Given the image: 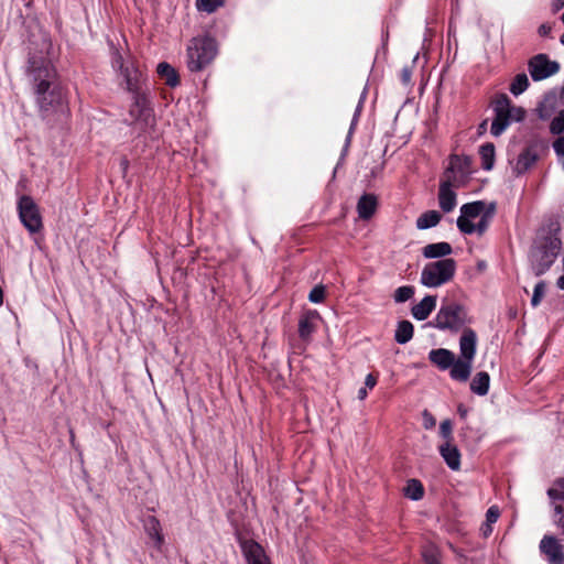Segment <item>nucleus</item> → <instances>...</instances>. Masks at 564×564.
Instances as JSON below:
<instances>
[{
	"label": "nucleus",
	"mask_w": 564,
	"mask_h": 564,
	"mask_svg": "<svg viewBox=\"0 0 564 564\" xmlns=\"http://www.w3.org/2000/svg\"><path fill=\"white\" fill-rule=\"evenodd\" d=\"M558 250L560 241L557 239H547L531 250V268L536 276L544 274L551 268Z\"/></svg>",
	"instance_id": "obj_7"
},
{
	"label": "nucleus",
	"mask_w": 564,
	"mask_h": 564,
	"mask_svg": "<svg viewBox=\"0 0 564 564\" xmlns=\"http://www.w3.org/2000/svg\"><path fill=\"white\" fill-rule=\"evenodd\" d=\"M487 126V120L482 121L481 124H480V128L485 129Z\"/></svg>",
	"instance_id": "obj_56"
},
{
	"label": "nucleus",
	"mask_w": 564,
	"mask_h": 564,
	"mask_svg": "<svg viewBox=\"0 0 564 564\" xmlns=\"http://www.w3.org/2000/svg\"><path fill=\"white\" fill-rule=\"evenodd\" d=\"M486 204L482 200L464 204L460 207V215L457 218L456 225L460 232L471 231L474 220L485 213Z\"/></svg>",
	"instance_id": "obj_11"
},
{
	"label": "nucleus",
	"mask_w": 564,
	"mask_h": 564,
	"mask_svg": "<svg viewBox=\"0 0 564 564\" xmlns=\"http://www.w3.org/2000/svg\"><path fill=\"white\" fill-rule=\"evenodd\" d=\"M414 295V288L411 285L400 286L395 290L393 299L397 303H404Z\"/></svg>",
	"instance_id": "obj_38"
},
{
	"label": "nucleus",
	"mask_w": 564,
	"mask_h": 564,
	"mask_svg": "<svg viewBox=\"0 0 564 564\" xmlns=\"http://www.w3.org/2000/svg\"><path fill=\"white\" fill-rule=\"evenodd\" d=\"M552 31V26L550 24L543 23L539 26L538 33L540 36H547Z\"/></svg>",
	"instance_id": "obj_49"
},
{
	"label": "nucleus",
	"mask_w": 564,
	"mask_h": 564,
	"mask_svg": "<svg viewBox=\"0 0 564 564\" xmlns=\"http://www.w3.org/2000/svg\"><path fill=\"white\" fill-rule=\"evenodd\" d=\"M553 150L558 156H564V135L553 142Z\"/></svg>",
	"instance_id": "obj_45"
},
{
	"label": "nucleus",
	"mask_w": 564,
	"mask_h": 564,
	"mask_svg": "<svg viewBox=\"0 0 564 564\" xmlns=\"http://www.w3.org/2000/svg\"><path fill=\"white\" fill-rule=\"evenodd\" d=\"M544 290H545V283L543 281H540L539 283L535 284L533 295L531 299V305L533 307H536L540 304V302L544 295Z\"/></svg>",
	"instance_id": "obj_40"
},
{
	"label": "nucleus",
	"mask_w": 564,
	"mask_h": 564,
	"mask_svg": "<svg viewBox=\"0 0 564 564\" xmlns=\"http://www.w3.org/2000/svg\"><path fill=\"white\" fill-rule=\"evenodd\" d=\"M360 109H361V100L359 101V104H358V106L356 108V111H355V115H354V118H352V121H351V124H350L349 134H348V137L346 139L345 151L347 150L348 144L350 142V134H351V132H352V130L355 128V124H356L357 120H358V116H359Z\"/></svg>",
	"instance_id": "obj_44"
},
{
	"label": "nucleus",
	"mask_w": 564,
	"mask_h": 564,
	"mask_svg": "<svg viewBox=\"0 0 564 564\" xmlns=\"http://www.w3.org/2000/svg\"><path fill=\"white\" fill-rule=\"evenodd\" d=\"M495 118L491 122L490 133L494 137L501 135L512 121H521L524 118V110L521 107L511 105L507 95H501L495 101Z\"/></svg>",
	"instance_id": "obj_5"
},
{
	"label": "nucleus",
	"mask_w": 564,
	"mask_h": 564,
	"mask_svg": "<svg viewBox=\"0 0 564 564\" xmlns=\"http://www.w3.org/2000/svg\"><path fill=\"white\" fill-rule=\"evenodd\" d=\"M458 412L462 416H465L467 411L465 409H463L462 406L458 408Z\"/></svg>",
	"instance_id": "obj_54"
},
{
	"label": "nucleus",
	"mask_w": 564,
	"mask_h": 564,
	"mask_svg": "<svg viewBox=\"0 0 564 564\" xmlns=\"http://www.w3.org/2000/svg\"><path fill=\"white\" fill-rule=\"evenodd\" d=\"M143 528L149 539H151L153 546L156 550H161L164 543V536L160 521L154 516L148 514L143 519Z\"/></svg>",
	"instance_id": "obj_17"
},
{
	"label": "nucleus",
	"mask_w": 564,
	"mask_h": 564,
	"mask_svg": "<svg viewBox=\"0 0 564 564\" xmlns=\"http://www.w3.org/2000/svg\"><path fill=\"white\" fill-rule=\"evenodd\" d=\"M454 358L455 355L445 348L432 349L429 354L431 362L442 370L448 369L452 366Z\"/></svg>",
	"instance_id": "obj_24"
},
{
	"label": "nucleus",
	"mask_w": 564,
	"mask_h": 564,
	"mask_svg": "<svg viewBox=\"0 0 564 564\" xmlns=\"http://www.w3.org/2000/svg\"><path fill=\"white\" fill-rule=\"evenodd\" d=\"M562 22L564 23V13L562 14Z\"/></svg>",
	"instance_id": "obj_59"
},
{
	"label": "nucleus",
	"mask_w": 564,
	"mask_h": 564,
	"mask_svg": "<svg viewBox=\"0 0 564 564\" xmlns=\"http://www.w3.org/2000/svg\"><path fill=\"white\" fill-rule=\"evenodd\" d=\"M241 550L247 564H270L262 546L254 541H243Z\"/></svg>",
	"instance_id": "obj_15"
},
{
	"label": "nucleus",
	"mask_w": 564,
	"mask_h": 564,
	"mask_svg": "<svg viewBox=\"0 0 564 564\" xmlns=\"http://www.w3.org/2000/svg\"><path fill=\"white\" fill-rule=\"evenodd\" d=\"M540 551L549 564H563L564 551L562 544L552 535H545L540 542Z\"/></svg>",
	"instance_id": "obj_14"
},
{
	"label": "nucleus",
	"mask_w": 564,
	"mask_h": 564,
	"mask_svg": "<svg viewBox=\"0 0 564 564\" xmlns=\"http://www.w3.org/2000/svg\"><path fill=\"white\" fill-rule=\"evenodd\" d=\"M413 332L414 328L411 322L401 321L397 326L394 339L398 344L404 345L412 339Z\"/></svg>",
	"instance_id": "obj_31"
},
{
	"label": "nucleus",
	"mask_w": 564,
	"mask_h": 564,
	"mask_svg": "<svg viewBox=\"0 0 564 564\" xmlns=\"http://www.w3.org/2000/svg\"><path fill=\"white\" fill-rule=\"evenodd\" d=\"M325 297V288L322 285H316L312 289V291L308 294V300L312 303H321L324 301Z\"/></svg>",
	"instance_id": "obj_41"
},
{
	"label": "nucleus",
	"mask_w": 564,
	"mask_h": 564,
	"mask_svg": "<svg viewBox=\"0 0 564 564\" xmlns=\"http://www.w3.org/2000/svg\"><path fill=\"white\" fill-rule=\"evenodd\" d=\"M424 426L431 429L435 425V419L427 412L424 411Z\"/></svg>",
	"instance_id": "obj_48"
},
{
	"label": "nucleus",
	"mask_w": 564,
	"mask_h": 564,
	"mask_svg": "<svg viewBox=\"0 0 564 564\" xmlns=\"http://www.w3.org/2000/svg\"><path fill=\"white\" fill-rule=\"evenodd\" d=\"M19 218L23 226L31 232L41 231L43 224L37 205L31 196L22 195L18 200Z\"/></svg>",
	"instance_id": "obj_8"
},
{
	"label": "nucleus",
	"mask_w": 564,
	"mask_h": 564,
	"mask_svg": "<svg viewBox=\"0 0 564 564\" xmlns=\"http://www.w3.org/2000/svg\"><path fill=\"white\" fill-rule=\"evenodd\" d=\"M315 313H307L301 317L299 322V335L301 338H308L315 329L313 324V318L315 317Z\"/></svg>",
	"instance_id": "obj_33"
},
{
	"label": "nucleus",
	"mask_w": 564,
	"mask_h": 564,
	"mask_svg": "<svg viewBox=\"0 0 564 564\" xmlns=\"http://www.w3.org/2000/svg\"><path fill=\"white\" fill-rule=\"evenodd\" d=\"M490 377L486 371L476 373L470 382V390L478 395H486L489 390Z\"/></svg>",
	"instance_id": "obj_27"
},
{
	"label": "nucleus",
	"mask_w": 564,
	"mask_h": 564,
	"mask_svg": "<svg viewBox=\"0 0 564 564\" xmlns=\"http://www.w3.org/2000/svg\"><path fill=\"white\" fill-rule=\"evenodd\" d=\"M560 96L555 89L546 93L542 101L538 106L539 117L541 119H547L560 106Z\"/></svg>",
	"instance_id": "obj_19"
},
{
	"label": "nucleus",
	"mask_w": 564,
	"mask_h": 564,
	"mask_svg": "<svg viewBox=\"0 0 564 564\" xmlns=\"http://www.w3.org/2000/svg\"><path fill=\"white\" fill-rule=\"evenodd\" d=\"M564 7V0H554L553 1V10L558 11Z\"/></svg>",
	"instance_id": "obj_51"
},
{
	"label": "nucleus",
	"mask_w": 564,
	"mask_h": 564,
	"mask_svg": "<svg viewBox=\"0 0 564 564\" xmlns=\"http://www.w3.org/2000/svg\"><path fill=\"white\" fill-rule=\"evenodd\" d=\"M131 95L132 105L129 110L131 122L139 124L141 129L151 127L154 122V117L149 104L147 91H140Z\"/></svg>",
	"instance_id": "obj_9"
},
{
	"label": "nucleus",
	"mask_w": 564,
	"mask_h": 564,
	"mask_svg": "<svg viewBox=\"0 0 564 564\" xmlns=\"http://www.w3.org/2000/svg\"><path fill=\"white\" fill-rule=\"evenodd\" d=\"M70 441L72 442L74 441V434L73 433L70 434Z\"/></svg>",
	"instance_id": "obj_58"
},
{
	"label": "nucleus",
	"mask_w": 564,
	"mask_h": 564,
	"mask_svg": "<svg viewBox=\"0 0 564 564\" xmlns=\"http://www.w3.org/2000/svg\"><path fill=\"white\" fill-rule=\"evenodd\" d=\"M452 432H453V427H452V423L449 420H445L441 423L440 425V434L443 438L446 440V442H451L452 440Z\"/></svg>",
	"instance_id": "obj_42"
},
{
	"label": "nucleus",
	"mask_w": 564,
	"mask_h": 564,
	"mask_svg": "<svg viewBox=\"0 0 564 564\" xmlns=\"http://www.w3.org/2000/svg\"><path fill=\"white\" fill-rule=\"evenodd\" d=\"M217 54V44L209 36L194 37L187 47V66L192 72L202 70Z\"/></svg>",
	"instance_id": "obj_4"
},
{
	"label": "nucleus",
	"mask_w": 564,
	"mask_h": 564,
	"mask_svg": "<svg viewBox=\"0 0 564 564\" xmlns=\"http://www.w3.org/2000/svg\"><path fill=\"white\" fill-rule=\"evenodd\" d=\"M470 159L468 156L452 155L448 167L444 173V178L452 177L453 182H457V174L465 176L470 171Z\"/></svg>",
	"instance_id": "obj_16"
},
{
	"label": "nucleus",
	"mask_w": 564,
	"mask_h": 564,
	"mask_svg": "<svg viewBox=\"0 0 564 564\" xmlns=\"http://www.w3.org/2000/svg\"><path fill=\"white\" fill-rule=\"evenodd\" d=\"M494 212H495V205L490 204L489 209L480 216L479 221L477 224L474 223L471 225L473 230L468 231V232H463V234L464 235L477 234L478 236H482L489 227Z\"/></svg>",
	"instance_id": "obj_30"
},
{
	"label": "nucleus",
	"mask_w": 564,
	"mask_h": 564,
	"mask_svg": "<svg viewBox=\"0 0 564 564\" xmlns=\"http://www.w3.org/2000/svg\"><path fill=\"white\" fill-rule=\"evenodd\" d=\"M469 323L468 312L466 307L456 302L443 303L435 317L426 324V326L458 333L464 330L466 324Z\"/></svg>",
	"instance_id": "obj_2"
},
{
	"label": "nucleus",
	"mask_w": 564,
	"mask_h": 564,
	"mask_svg": "<svg viewBox=\"0 0 564 564\" xmlns=\"http://www.w3.org/2000/svg\"><path fill=\"white\" fill-rule=\"evenodd\" d=\"M477 335L470 328H464L459 339L460 358L474 360L476 355Z\"/></svg>",
	"instance_id": "obj_18"
},
{
	"label": "nucleus",
	"mask_w": 564,
	"mask_h": 564,
	"mask_svg": "<svg viewBox=\"0 0 564 564\" xmlns=\"http://www.w3.org/2000/svg\"><path fill=\"white\" fill-rule=\"evenodd\" d=\"M440 454L451 469H459L460 453L457 446H455L451 442H445L444 444L440 445Z\"/></svg>",
	"instance_id": "obj_20"
},
{
	"label": "nucleus",
	"mask_w": 564,
	"mask_h": 564,
	"mask_svg": "<svg viewBox=\"0 0 564 564\" xmlns=\"http://www.w3.org/2000/svg\"><path fill=\"white\" fill-rule=\"evenodd\" d=\"M442 219V216L436 210H427L423 213L419 218L416 219V227L420 230H425L432 227H435L440 224Z\"/></svg>",
	"instance_id": "obj_29"
},
{
	"label": "nucleus",
	"mask_w": 564,
	"mask_h": 564,
	"mask_svg": "<svg viewBox=\"0 0 564 564\" xmlns=\"http://www.w3.org/2000/svg\"><path fill=\"white\" fill-rule=\"evenodd\" d=\"M455 272L456 261L452 258L429 262L422 269L420 282L426 288H440L449 282Z\"/></svg>",
	"instance_id": "obj_3"
},
{
	"label": "nucleus",
	"mask_w": 564,
	"mask_h": 564,
	"mask_svg": "<svg viewBox=\"0 0 564 564\" xmlns=\"http://www.w3.org/2000/svg\"><path fill=\"white\" fill-rule=\"evenodd\" d=\"M422 557H423L424 564H441L440 550L433 544H427L423 547Z\"/></svg>",
	"instance_id": "obj_36"
},
{
	"label": "nucleus",
	"mask_w": 564,
	"mask_h": 564,
	"mask_svg": "<svg viewBox=\"0 0 564 564\" xmlns=\"http://www.w3.org/2000/svg\"><path fill=\"white\" fill-rule=\"evenodd\" d=\"M538 160V154L534 149L525 148L518 156L517 162L513 166V172L517 175L525 173L531 169Z\"/></svg>",
	"instance_id": "obj_21"
},
{
	"label": "nucleus",
	"mask_w": 564,
	"mask_h": 564,
	"mask_svg": "<svg viewBox=\"0 0 564 564\" xmlns=\"http://www.w3.org/2000/svg\"><path fill=\"white\" fill-rule=\"evenodd\" d=\"M3 304V292H2V289L0 288V306Z\"/></svg>",
	"instance_id": "obj_55"
},
{
	"label": "nucleus",
	"mask_w": 564,
	"mask_h": 564,
	"mask_svg": "<svg viewBox=\"0 0 564 564\" xmlns=\"http://www.w3.org/2000/svg\"><path fill=\"white\" fill-rule=\"evenodd\" d=\"M367 394H368L367 388L364 387V388L359 389V391H358V399L365 400L367 398Z\"/></svg>",
	"instance_id": "obj_52"
},
{
	"label": "nucleus",
	"mask_w": 564,
	"mask_h": 564,
	"mask_svg": "<svg viewBox=\"0 0 564 564\" xmlns=\"http://www.w3.org/2000/svg\"><path fill=\"white\" fill-rule=\"evenodd\" d=\"M224 6V0H196L198 11L213 13Z\"/></svg>",
	"instance_id": "obj_37"
},
{
	"label": "nucleus",
	"mask_w": 564,
	"mask_h": 564,
	"mask_svg": "<svg viewBox=\"0 0 564 564\" xmlns=\"http://www.w3.org/2000/svg\"><path fill=\"white\" fill-rule=\"evenodd\" d=\"M562 167H563V170H564V159H563V162H562Z\"/></svg>",
	"instance_id": "obj_60"
},
{
	"label": "nucleus",
	"mask_w": 564,
	"mask_h": 564,
	"mask_svg": "<svg viewBox=\"0 0 564 564\" xmlns=\"http://www.w3.org/2000/svg\"><path fill=\"white\" fill-rule=\"evenodd\" d=\"M481 167L490 171L495 164V145L492 143L482 144L479 149Z\"/></svg>",
	"instance_id": "obj_32"
},
{
	"label": "nucleus",
	"mask_w": 564,
	"mask_h": 564,
	"mask_svg": "<svg viewBox=\"0 0 564 564\" xmlns=\"http://www.w3.org/2000/svg\"><path fill=\"white\" fill-rule=\"evenodd\" d=\"M499 516V508L497 506H491L486 512V522L489 524H494L497 522Z\"/></svg>",
	"instance_id": "obj_43"
},
{
	"label": "nucleus",
	"mask_w": 564,
	"mask_h": 564,
	"mask_svg": "<svg viewBox=\"0 0 564 564\" xmlns=\"http://www.w3.org/2000/svg\"><path fill=\"white\" fill-rule=\"evenodd\" d=\"M473 361L464 358L455 359L451 368V377L454 380L466 381L471 372Z\"/></svg>",
	"instance_id": "obj_25"
},
{
	"label": "nucleus",
	"mask_w": 564,
	"mask_h": 564,
	"mask_svg": "<svg viewBox=\"0 0 564 564\" xmlns=\"http://www.w3.org/2000/svg\"><path fill=\"white\" fill-rule=\"evenodd\" d=\"M436 306V296L426 295L412 307V315L417 321L426 319Z\"/></svg>",
	"instance_id": "obj_22"
},
{
	"label": "nucleus",
	"mask_w": 564,
	"mask_h": 564,
	"mask_svg": "<svg viewBox=\"0 0 564 564\" xmlns=\"http://www.w3.org/2000/svg\"><path fill=\"white\" fill-rule=\"evenodd\" d=\"M453 252V248L448 242H436L426 245L422 249V254L426 259H438L449 256Z\"/></svg>",
	"instance_id": "obj_23"
},
{
	"label": "nucleus",
	"mask_w": 564,
	"mask_h": 564,
	"mask_svg": "<svg viewBox=\"0 0 564 564\" xmlns=\"http://www.w3.org/2000/svg\"><path fill=\"white\" fill-rule=\"evenodd\" d=\"M560 63L540 53L528 61V70L533 82L544 80L560 72Z\"/></svg>",
	"instance_id": "obj_10"
},
{
	"label": "nucleus",
	"mask_w": 564,
	"mask_h": 564,
	"mask_svg": "<svg viewBox=\"0 0 564 564\" xmlns=\"http://www.w3.org/2000/svg\"><path fill=\"white\" fill-rule=\"evenodd\" d=\"M377 198L371 194L362 195L357 204L358 215L362 219H369L376 212Z\"/></svg>",
	"instance_id": "obj_26"
},
{
	"label": "nucleus",
	"mask_w": 564,
	"mask_h": 564,
	"mask_svg": "<svg viewBox=\"0 0 564 564\" xmlns=\"http://www.w3.org/2000/svg\"><path fill=\"white\" fill-rule=\"evenodd\" d=\"M404 495L412 500H420L424 495L422 484L416 479H410L404 488Z\"/></svg>",
	"instance_id": "obj_35"
},
{
	"label": "nucleus",
	"mask_w": 564,
	"mask_h": 564,
	"mask_svg": "<svg viewBox=\"0 0 564 564\" xmlns=\"http://www.w3.org/2000/svg\"><path fill=\"white\" fill-rule=\"evenodd\" d=\"M412 72L409 67H403L401 70L400 79L404 85L411 83Z\"/></svg>",
	"instance_id": "obj_46"
},
{
	"label": "nucleus",
	"mask_w": 564,
	"mask_h": 564,
	"mask_svg": "<svg viewBox=\"0 0 564 564\" xmlns=\"http://www.w3.org/2000/svg\"><path fill=\"white\" fill-rule=\"evenodd\" d=\"M560 42L562 45H564V33L562 34L561 39H560Z\"/></svg>",
	"instance_id": "obj_57"
},
{
	"label": "nucleus",
	"mask_w": 564,
	"mask_h": 564,
	"mask_svg": "<svg viewBox=\"0 0 564 564\" xmlns=\"http://www.w3.org/2000/svg\"><path fill=\"white\" fill-rule=\"evenodd\" d=\"M111 64L112 67L119 72L122 77V83L130 94L145 91L142 87L143 75L131 56L128 55L124 57L116 51L112 55Z\"/></svg>",
	"instance_id": "obj_6"
},
{
	"label": "nucleus",
	"mask_w": 564,
	"mask_h": 564,
	"mask_svg": "<svg viewBox=\"0 0 564 564\" xmlns=\"http://www.w3.org/2000/svg\"><path fill=\"white\" fill-rule=\"evenodd\" d=\"M550 130L553 134H561L564 132V109L551 121Z\"/></svg>",
	"instance_id": "obj_39"
},
{
	"label": "nucleus",
	"mask_w": 564,
	"mask_h": 564,
	"mask_svg": "<svg viewBox=\"0 0 564 564\" xmlns=\"http://www.w3.org/2000/svg\"><path fill=\"white\" fill-rule=\"evenodd\" d=\"M480 532L484 538H488L492 533V524L485 522L480 528Z\"/></svg>",
	"instance_id": "obj_50"
},
{
	"label": "nucleus",
	"mask_w": 564,
	"mask_h": 564,
	"mask_svg": "<svg viewBox=\"0 0 564 564\" xmlns=\"http://www.w3.org/2000/svg\"><path fill=\"white\" fill-rule=\"evenodd\" d=\"M529 85H530V83H529V78H528L527 74L521 73V74L516 75V77L513 78V80L510 84L509 89L512 95L519 96L528 89Z\"/></svg>",
	"instance_id": "obj_34"
},
{
	"label": "nucleus",
	"mask_w": 564,
	"mask_h": 564,
	"mask_svg": "<svg viewBox=\"0 0 564 564\" xmlns=\"http://www.w3.org/2000/svg\"><path fill=\"white\" fill-rule=\"evenodd\" d=\"M26 76L32 85L35 102L44 119H59L67 115L68 106L64 89L57 83L51 61L43 55H31Z\"/></svg>",
	"instance_id": "obj_1"
},
{
	"label": "nucleus",
	"mask_w": 564,
	"mask_h": 564,
	"mask_svg": "<svg viewBox=\"0 0 564 564\" xmlns=\"http://www.w3.org/2000/svg\"><path fill=\"white\" fill-rule=\"evenodd\" d=\"M156 72L159 76L165 80V84L175 87L178 85L180 79L176 70L166 62H162L158 65Z\"/></svg>",
	"instance_id": "obj_28"
},
{
	"label": "nucleus",
	"mask_w": 564,
	"mask_h": 564,
	"mask_svg": "<svg viewBox=\"0 0 564 564\" xmlns=\"http://www.w3.org/2000/svg\"><path fill=\"white\" fill-rule=\"evenodd\" d=\"M555 511V523L564 533V479H558L554 487L547 490Z\"/></svg>",
	"instance_id": "obj_13"
},
{
	"label": "nucleus",
	"mask_w": 564,
	"mask_h": 564,
	"mask_svg": "<svg viewBox=\"0 0 564 564\" xmlns=\"http://www.w3.org/2000/svg\"><path fill=\"white\" fill-rule=\"evenodd\" d=\"M455 182L452 181L451 176L444 178L440 183L438 188V205L444 213H451L457 205V194L454 191Z\"/></svg>",
	"instance_id": "obj_12"
},
{
	"label": "nucleus",
	"mask_w": 564,
	"mask_h": 564,
	"mask_svg": "<svg viewBox=\"0 0 564 564\" xmlns=\"http://www.w3.org/2000/svg\"><path fill=\"white\" fill-rule=\"evenodd\" d=\"M376 384H377V378L371 373L367 375L366 379H365V388L372 389V388H375Z\"/></svg>",
	"instance_id": "obj_47"
},
{
	"label": "nucleus",
	"mask_w": 564,
	"mask_h": 564,
	"mask_svg": "<svg viewBox=\"0 0 564 564\" xmlns=\"http://www.w3.org/2000/svg\"><path fill=\"white\" fill-rule=\"evenodd\" d=\"M556 285L558 289L564 290V274L557 279Z\"/></svg>",
	"instance_id": "obj_53"
}]
</instances>
